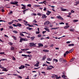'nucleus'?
I'll use <instances>...</instances> for the list:
<instances>
[{"mask_svg":"<svg viewBox=\"0 0 79 79\" xmlns=\"http://www.w3.org/2000/svg\"><path fill=\"white\" fill-rule=\"evenodd\" d=\"M43 51L44 52H49V51L47 50L44 49V50H43Z\"/></svg>","mask_w":79,"mask_h":79,"instance_id":"b1692460","label":"nucleus"},{"mask_svg":"<svg viewBox=\"0 0 79 79\" xmlns=\"http://www.w3.org/2000/svg\"><path fill=\"white\" fill-rule=\"evenodd\" d=\"M37 15H38V16H42V14L39 13L37 14Z\"/></svg>","mask_w":79,"mask_h":79,"instance_id":"49530a36","label":"nucleus"},{"mask_svg":"<svg viewBox=\"0 0 79 79\" xmlns=\"http://www.w3.org/2000/svg\"><path fill=\"white\" fill-rule=\"evenodd\" d=\"M28 10V9H26L23 10V14H25V13H26V10Z\"/></svg>","mask_w":79,"mask_h":79,"instance_id":"a878e982","label":"nucleus"},{"mask_svg":"<svg viewBox=\"0 0 79 79\" xmlns=\"http://www.w3.org/2000/svg\"><path fill=\"white\" fill-rule=\"evenodd\" d=\"M13 32H14V33H15V34H18V31H13Z\"/></svg>","mask_w":79,"mask_h":79,"instance_id":"393cba45","label":"nucleus"},{"mask_svg":"<svg viewBox=\"0 0 79 79\" xmlns=\"http://www.w3.org/2000/svg\"><path fill=\"white\" fill-rule=\"evenodd\" d=\"M22 33H22V32H20V35H21V36H22L23 37H24V35H23V34Z\"/></svg>","mask_w":79,"mask_h":79,"instance_id":"412c9836","label":"nucleus"},{"mask_svg":"<svg viewBox=\"0 0 79 79\" xmlns=\"http://www.w3.org/2000/svg\"><path fill=\"white\" fill-rule=\"evenodd\" d=\"M11 37H12L13 38V39L15 40H17V39H16V36H15L13 35V36H11Z\"/></svg>","mask_w":79,"mask_h":79,"instance_id":"f8f14e48","label":"nucleus"},{"mask_svg":"<svg viewBox=\"0 0 79 79\" xmlns=\"http://www.w3.org/2000/svg\"><path fill=\"white\" fill-rule=\"evenodd\" d=\"M52 59H50V58H47V61H52Z\"/></svg>","mask_w":79,"mask_h":79,"instance_id":"cd10ccee","label":"nucleus"},{"mask_svg":"<svg viewBox=\"0 0 79 79\" xmlns=\"http://www.w3.org/2000/svg\"><path fill=\"white\" fill-rule=\"evenodd\" d=\"M10 3L12 5H16V4H18V2L16 1H15L14 2H10Z\"/></svg>","mask_w":79,"mask_h":79,"instance_id":"f03ea898","label":"nucleus"},{"mask_svg":"<svg viewBox=\"0 0 79 79\" xmlns=\"http://www.w3.org/2000/svg\"><path fill=\"white\" fill-rule=\"evenodd\" d=\"M23 38H22L20 39L19 42H21V43L23 42Z\"/></svg>","mask_w":79,"mask_h":79,"instance_id":"2f4dec72","label":"nucleus"},{"mask_svg":"<svg viewBox=\"0 0 79 79\" xmlns=\"http://www.w3.org/2000/svg\"><path fill=\"white\" fill-rule=\"evenodd\" d=\"M63 60H64V59L63 58H60L59 59V61H63Z\"/></svg>","mask_w":79,"mask_h":79,"instance_id":"c85d7f7f","label":"nucleus"},{"mask_svg":"<svg viewBox=\"0 0 79 79\" xmlns=\"http://www.w3.org/2000/svg\"><path fill=\"white\" fill-rule=\"evenodd\" d=\"M42 17L43 19H46L47 18V16L45 15L42 14Z\"/></svg>","mask_w":79,"mask_h":79,"instance_id":"423d86ee","label":"nucleus"},{"mask_svg":"<svg viewBox=\"0 0 79 79\" xmlns=\"http://www.w3.org/2000/svg\"><path fill=\"white\" fill-rule=\"evenodd\" d=\"M0 54L1 55H3V54H4V55H5V52H0Z\"/></svg>","mask_w":79,"mask_h":79,"instance_id":"a19ab883","label":"nucleus"},{"mask_svg":"<svg viewBox=\"0 0 79 79\" xmlns=\"http://www.w3.org/2000/svg\"><path fill=\"white\" fill-rule=\"evenodd\" d=\"M74 44H69V47H71V46H74Z\"/></svg>","mask_w":79,"mask_h":79,"instance_id":"6ab92c4d","label":"nucleus"},{"mask_svg":"<svg viewBox=\"0 0 79 79\" xmlns=\"http://www.w3.org/2000/svg\"><path fill=\"white\" fill-rule=\"evenodd\" d=\"M69 30L70 31H71V32H74V30L70 29Z\"/></svg>","mask_w":79,"mask_h":79,"instance_id":"13d9d810","label":"nucleus"},{"mask_svg":"<svg viewBox=\"0 0 79 79\" xmlns=\"http://www.w3.org/2000/svg\"><path fill=\"white\" fill-rule=\"evenodd\" d=\"M71 13H74V11L73 10H72L71 11Z\"/></svg>","mask_w":79,"mask_h":79,"instance_id":"0e129e2a","label":"nucleus"},{"mask_svg":"<svg viewBox=\"0 0 79 79\" xmlns=\"http://www.w3.org/2000/svg\"><path fill=\"white\" fill-rule=\"evenodd\" d=\"M2 71H6L7 72L8 71V70L6 69V68H3V69L2 70Z\"/></svg>","mask_w":79,"mask_h":79,"instance_id":"4468645a","label":"nucleus"},{"mask_svg":"<svg viewBox=\"0 0 79 79\" xmlns=\"http://www.w3.org/2000/svg\"><path fill=\"white\" fill-rule=\"evenodd\" d=\"M9 45H13V43L11 42H9Z\"/></svg>","mask_w":79,"mask_h":79,"instance_id":"603ef678","label":"nucleus"},{"mask_svg":"<svg viewBox=\"0 0 79 79\" xmlns=\"http://www.w3.org/2000/svg\"><path fill=\"white\" fill-rule=\"evenodd\" d=\"M42 36V35L39 34L38 35V37H40Z\"/></svg>","mask_w":79,"mask_h":79,"instance_id":"8fccbe9b","label":"nucleus"},{"mask_svg":"<svg viewBox=\"0 0 79 79\" xmlns=\"http://www.w3.org/2000/svg\"><path fill=\"white\" fill-rule=\"evenodd\" d=\"M46 7H45L44 9H43L44 11H46Z\"/></svg>","mask_w":79,"mask_h":79,"instance_id":"774afa93","label":"nucleus"},{"mask_svg":"<svg viewBox=\"0 0 79 79\" xmlns=\"http://www.w3.org/2000/svg\"><path fill=\"white\" fill-rule=\"evenodd\" d=\"M29 44H30L29 45V46L30 47H35V44H34V43H29Z\"/></svg>","mask_w":79,"mask_h":79,"instance_id":"7ed1b4c3","label":"nucleus"},{"mask_svg":"<svg viewBox=\"0 0 79 79\" xmlns=\"http://www.w3.org/2000/svg\"><path fill=\"white\" fill-rule=\"evenodd\" d=\"M55 77H56V79H60V77L59 76V77H58V75H56L55 74H53L52 76H51V77H52V78H55Z\"/></svg>","mask_w":79,"mask_h":79,"instance_id":"f257e3e1","label":"nucleus"},{"mask_svg":"<svg viewBox=\"0 0 79 79\" xmlns=\"http://www.w3.org/2000/svg\"><path fill=\"white\" fill-rule=\"evenodd\" d=\"M33 23H37V21L35 19L34 20V21H33Z\"/></svg>","mask_w":79,"mask_h":79,"instance_id":"37998d69","label":"nucleus"},{"mask_svg":"<svg viewBox=\"0 0 79 79\" xmlns=\"http://www.w3.org/2000/svg\"><path fill=\"white\" fill-rule=\"evenodd\" d=\"M12 25H13L14 27H17V25H16L15 24H13Z\"/></svg>","mask_w":79,"mask_h":79,"instance_id":"bf43d9fd","label":"nucleus"},{"mask_svg":"<svg viewBox=\"0 0 79 79\" xmlns=\"http://www.w3.org/2000/svg\"><path fill=\"white\" fill-rule=\"evenodd\" d=\"M48 12L46 13V15H50V14L52 13V11H50L49 10H47Z\"/></svg>","mask_w":79,"mask_h":79,"instance_id":"9d476101","label":"nucleus"},{"mask_svg":"<svg viewBox=\"0 0 79 79\" xmlns=\"http://www.w3.org/2000/svg\"><path fill=\"white\" fill-rule=\"evenodd\" d=\"M13 76H18V74H13Z\"/></svg>","mask_w":79,"mask_h":79,"instance_id":"864d4df0","label":"nucleus"},{"mask_svg":"<svg viewBox=\"0 0 79 79\" xmlns=\"http://www.w3.org/2000/svg\"><path fill=\"white\" fill-rule=\"evenodd\" d=\"M13 23V21L12 20L11 22H9L8 24L10 25H11V24H12V23Z\"/></svg>","mask_w":79,"mask_h":79,"instance_id":"aec40b11","label":"nucleus"},{"mask_svg":"<svg viewBox=\"0 0 79 79\" xmlns=\"http://www.w3.org/2000/svg\"><path fill=\"white\" fill-rule=\"evenodd\" d=\"M10 50H15V48L13 47H11L10 48Z\"/></svg>","mask_w":79,"mask_h":79,"instance_id":"c756f323","label":"nucleus"},{"mask_svg":"<svg viewBox=\"0 0 79 79\" xmlns=\"http://www.w3.org/2000/svg\"><path fill=\"white\" fill-rule=\"evenodd\" d=\"M76 3H77V4H79V1H76Z\"/></svg>","mask_w":79,"mask_h":79,"instance_id":"338daca9","label":"nucleus"},{"mask_svg":"<svg viewBox=\"0 0 79 79\" xmlns=\"http://www.w3.org/2000/svg\"><path fill=\"white\" fill-rule=\"evenodd\" d=\"M46 32V31H43L42 32V33L43 34H45V33Z\"/></svg>","mask_w":79,"mask_h":79,"instance_id":"69168bd1","label":"nucleus"},{"mask_svg":"<svg viewBox=\"0 0 79 79\" xmlns=\"http://www.w3.org/2000/svg\"><path fill=\"white\" fill-rule=\"evenodd\" d=\"M22 56H27V55H25L24 54H22Z\"/></svg>","mask_w":79,"mask_h":79,"instance_id":"5fc2aeb1","label":"nucleus"},{"mask_svg":"<svg viewBox=\"0 0 79 79\" xmlns=\"http://www.w3.org/2000/svg\"><path fill=\"white\" fill-rule=\"evenodd\" d=\"M44 29H45L46 31H48V32H50V30L48 29L47 28H44Z\"/></svg>","mask_w":79,"mask_h":79,"instance_id":"f3484780","label":"nucleus"},{"mask_svg":"<svg viewBox=\"0 0 79 79\" xmlns=\"http://www.w3.org/2000/svg\"><path fill=\"white\" fill-rule=\"evenodd\" d=\"M23 41H27V40H26V39H24L23 38Z\"/></svg>","mask_w":79,"mask_h":79,"instance_id":"6e6d98bb","label":"nucleus"},{"mask_svg":"<svg viewBox=\"0 0 79 79\" xmlns=\"http://www.w3.org/2000/svg\"><path fill=\"white\" fill-rule=\"evenodd\" d=\"M21 27V26H22V25H21V24L19 23H17V27Z\"/></svg>","mask_w":79,"mask_h":79,"instance_id":"ddd939ff","label":"nucleus"},{"mask_svg":"<svg viewBox=\"0 0 79 79\" xmlns=\"http://www.w3.org/2000/svg\"><path fill=\"white\" fill-rule=\"evenodd\" d=\"M17 77L18 78H20V79H21V78H23V77H21V76H19V75H18L17 76Z\"/></svg>","mask_w":79,"mask_h":79,"instance_id":"f704fd0d","label":"nucleus"},{"mask_svg":"<svg viewBox=\"0 0 79 79\" xmlns=\"http://www.w3.org/2000/svg\"><path fill=\"white\" fill-rule=\"evenodd\" d=\"M73 51H74V49H72L71 50H69V53H71L72 52H73Z\"/></svg>","mask_w":79,"mask_h":79,"instance_id":"a211bd4d","label":"nucleus"},{"mask_svg":"<svg viewBox=\"0 0 79 79\" xmlns=\"http://www.w3.org/2000/svg\"><path fill=\"white\" fill-rule=\"evenodd\" d=\"M22 8L23 10H25V9H26V6H25L22 7Z\"/></svg>","mask_w":79,"mask_h":79,"instance_id":"72a5a7b5","label":"nucleus"},{"mask_svg":"<svg viewBox=\"0 0 79 79\" xmlns=\"http://www.w3.org/2000/svg\"><path fill=\"white\" fill-rule=\"evenodd\" d=\"M49 67L52 68H54V67H53V66H52V65H50L49 66Z\"/></svg>","mask_w":79,"mask_h":79,"instance_id":"052dcab7","label":"nucleus"},{"mask_svg":"<svg viewBox=\"0 0 79 79\" xmlns=\"http://www.w3.org/2000/svg\"><path fill=\"white\" fill-rule=\"evenodd\" d=\"M0 68H1V69H3L4 67H2V66L1 65V64H0Z\"/></svg>","mask_w":79,"mask_h":79,"instance_id":"a18cd8bd","label":"nucleus"},{"mask_svg":"<svg viewBox=\"0 0 79 79\" xmlns=\"http://www.w3.org/2000/svg\"><path fill=\"white\" fill-rule=\"evenodd\" d=\"M69 53V51H67L64 54V57H65L66 55V54H68Z\"/></svg>","mask_w":79,"mask_h":79,"instance_id":"0eeeda50","label":"nucleus"},{"mask_svg":"<svg viewBox=\"0 0 79 79\" xmlns=\"http://www.w3.org/2000/svg\"><path fill=\"white\" fill-rule=\"evenodd\" d=\"M78 20H76V19H75V20H74L73 21V22H74V23H75L76 22H77V21H78Z\"/></svg>","mask_w":79,"mask_h":79,"instance_id":"473e14b6","label":"nucleus"},{"mask_svg":"<svg viewBox=\"0 0 79 79\" xmlns=\"http://www.w3.org/2000/svg\"><path fill=\"white\" fill-rule=\"evenodd\" d=\"M27 6H28V7H31V4H28L27 5Z\"/></svg>","mask_w":79,"mask_h":79,"instance_id":"09e8293b","label":"nucleus"},{"mask_svg":"<svg viewBox=\"0 0 79 79\" xmlns=\"http://www.w3.org/2000/svg\"><path fill=\"white\" fill-rule=\"evenodd\" d=\"M22 33H24V34H29V33L26 32V31L25 32H22Z\"/></svg>","mask_w":79,"mask_h":79,"instance_id":"c03bdc74","label":"nucleus"},{"mask_svg":"<svg viewBox=\"0 0 79 79\" xmlns=\"http://www.w3.org/2000/svg\"><path fill=\"white\" fill-rule=\"evenodd\" d=\"M13 60H16V58H15V57L13 56Z\"/></svg>","mask_w":79,"mask_h":79,"instance_id":"4d7b16f0","label":"nucleus"},{"mask_svg":"<svg viewBox=\"0 0 79 79\" xmlns=\"http://www.w3.org/2000/svg\"><path fill=\"white\" fill-rule=\"evenodd\" d=\"M35 33L36 34H40V32L39 31H36Z\"/></svg>","mask_w":79,"mask_h":79,"instance_id":"58836bf2","label":"nucleus"},{"mask_svg":"<svg viewBox=\"0 0 79 79\" xmlns=\"http://www.w3.org/2000/svg\"><path fill=\"white\" fill-rule=\"evenodd\" d=\"M29 50V48L24 49L25 52H26V51H27V50Z\"/></svg>","mask_w":79,"mask_h":79,"instance_id":"e433bc0d","label":"nucleus"},{"mask_svg":"<svg viewBox=\"0 0 79 79\" xmlns=\"http://www.w3.org/2000/svg\"><path fill=\"white\" fill-rule=\"evenodd\" d=\"M55 61H56V62H58V59H54L53 60V62H55Z\"/></svg>","mask_w":79,"mask_h":79,"instance_id":"5701e85b","label":"nucleus"},{"mask_svg":"<svg viewBox=\"0 0 79 79\" xmlns=\"http://www.w3.org/2000/svg\"><path fill=\"white\" fill-rule=\"evenodd\" d=\"M69 26L68 25V26H65L64 27V29H68V28H69Z\"/></svg>","mask_w":79,"mask_h":79,"instance_id":"dca6fc26","label":"nucleus"},{"mask_svg":"<svg viewBox=\"0 0 79 79\" xmlns=\"http://www.w3.org/2000/svg\"><path fill=\"white\" fill-rule=\"evenodd\" d=\"M40 62H38V63H37L36 64H35L34 65L35 66H36V67H39V63Z\"/></svg>","mask_w":79,"mask_h":79,"instance_id":"6e6552de","label":"nucleus"},{"mask_svg":"<svg viewBox=\"0 0 79 79\" xmlns=\"http://www.w3.org/2000/svg\"><path fill=\"white\" fill-rule=\"evenodd\" d=\"M30 39L31 40H34L35 39V37H31Z\"/></svg>","mask_w":79,"mask_h":79,"instance_id":"bb28decb","label":"nucleus"},{"mask_svg":"<svg viewBox=\"0 0 79 79\" xmlns=\"http://www.w3.org/2000/svg\"><path fill=\"white\" fill-rule=\"evenodd\" d=\"M27 56L28 57H32V55H27Z\"/></svg>","mask_w":79,"mask_h":79,"instance_id":"3c124183","label":"nucleus"},{"mask_svg":"<svg viewBox=\"0 0 79 79\" xmlns=\"http://www.w3.org/2000/svg\"><path fill=\"white\" fill-rule=\"evenodd\" d=\"M49 24L50 22L48 21H47L44 23V25H48Z\"/></svg>","mask_w":79,"mask_h":79,"instance_id":"20e7f679","label":"nucleus"},{"mask_svg":"<svg viewBox=\"0 0 79 79\" xmlns=\"http://www.w3.org/2000/svg\"><path fill=\"white\" fill-rule=\"evenodd\" d=\"M9 27L10 29H13V27L12 26H10Z\"/></svg>","mask_w":79,"mask_h":79,"instance_id":"de8ad7c7","label":"nucleus"},{"mask_svg":"<svg viewBox=\"0 0 79 79\" xmlns=\"http://www.w3.org/2000/svg\"><path fill=\"white\" fill-rule=\"evenodd\" d=\"M60 9L62 11H66V10H67V9H63L62 8H61Z\"/></svg>","mask_w":79,"mask_h":79,"instance_id":"9b49d317","label":"nucleus"},{"mask_svg":"<svg viewBox=\"0 0 79 79\" xmlns=\"http://www.w3.org/2000/svg\"><path fill=\"white\" fill-rule=\"evenodd\" d=\"M45 59H46V57H45V56H44L43 57V60H45Z\"/></svg>","mask_w":79,"mask_h":79,"instance_id":"7c9ffc66","label":"nucleus"},{"mask_svg":"<svg viewBox=\"0 0 79 79\" xmlns=\"http://www.w3.org/2000/svg\"><path fill=\"white\" fill-rule=\"evenodd\" d=\"M1 60H2V61H5H5H7V59H2Z\"/></svg>","mask_w":79,"mask_h":79,"instance_id":"79ce46f5","label":"nucleus"},{"mask_svg":"<svg viewBox=\"0 0 79 79\" xmlns=\"http://www.w3.org/2000/svg\"><path fill=\"white\" fill-rule=\"evenodd\" d=\"M59 24H64V23L63 22H62L61 23H60Z\"/></svg>","mask_w":79,"mask_h":79,"instance_id":"e2e57ef3","label":"nucleus"},{"mask_svg":"<svg viewBox=\"0 0 79 79\" xmlns=\"http://www.w3.org/2000/svg\"><path fill=\"white\" fill-rule=\"evenodd\" d=\"M57 18L58 19H61L62 20H63V18H62L61 16L60 15H59V16H57Z\"/></svg>","mask_w":79,"mask_h":79,"instance_id":"1a4fd4ad","label":"nucleus"},{"mask_svg":"<svg viewBox=\"0 0 79 79\" xmlns=\"http://www.w3.org/2000/svg\"><path fill=\"white\" fill-rule=\"evenodd\" d=\"M47 70H51V69H52V68H49V67H48L47 68Z\"/></svg>","mask_w":79,"mask_h":79,"instance_id":"4be33fe9","label":"nucleus"},{"mask_svg":"<svg viewBox=\"0 0 79 79\" xmlns=\"http://www.w3.org/2000/svg\"><path fill=\"white\" fill-rule=\"evenodd\" d=\"M38 45H39V47H44V45H43V44L41 43L38 44Z\"/></svg>","mask_w":79,"mask_h":79,"instance_id":"2eb2a0df","label":"nucleus"},{"mask_svg":"<svg viewBox=\"0 0 79 79\" xmlns=\"http://www.w3.org/2000/svg\"><path fill=\"white\" fill-rule=\"evenodd\" d=\"M26 53H28L29 54H30V53H31L32 52L30 51H27L26 52Z\"/></svg>","mask_w":79,"mask_h":79,"instance_id":"c9c22d12","label":"nucleus"},{"mask_svg":"<svg viewBox=\"0 0 79 79\" xmlns=\"http://www.w3.org/2000/svg\"><path fill=\"white\" fill-rule=\"evenodd\" d=\"M62 77H63V78H65V77H66V76L64 75H63L62 76Z\"/></svg>","mask_w":79,"mask_h":79,"instance_id":"4c0bfd02","label":"nucleus"},{"mask_svg":"<svg viewBox=\"0 0 79 79\" xmlns=\"http://www.w3.org/2000/svg\"><path fill=\"white\" fill-rule=\"evenodd\" d=\"M25 66H30V65L29 64H25Z\"/></svg>","mask_w":79,"mask_h":79,"instance_id":"ea45409f","label":"nucleus"},{"mask_svg":"<svg viewBox=\"0 0 79 79\" xmlns=\"http://www.w3.org/2000/svg\"><path fill=\"white\" fill-rule=\"evenodd\" d=\"M25 67H24V66L23 65H21L19 68V69H24Z\"/></svg>","mask_w":79,"mask_h":79,"instance_id":"39448f33","label":"nucleus"},{"mask_svg":"<svg viewBox=\"0 0 79 79\" xmlns=\"http://www.w3.org/2000/svg\"><path fill=\"white\" fill-rule=\"evenodd\" d=\"M41 73H42V74H45V72H42Z\"/></svg>","mask_w":79,"mask_h":79,"instance_id":"680f3d73","label":"nucleus"}]
</instances>
